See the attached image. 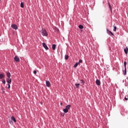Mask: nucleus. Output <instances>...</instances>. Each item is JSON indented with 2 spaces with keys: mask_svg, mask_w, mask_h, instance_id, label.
Wrapping results in <instances>:
<instances>
[{
  "mask_svg": "<svg viewBox=\"0 0 128 128\" xmlns=\"http://www.w3.org/2000/svg\"><path fill=\"white\" fill-rule=\"evenodd\" d=\"M124 100H128V98H127L126 97V98H124Z\"/></svg>",
  "mask_w": 128,
  "mask_h": 128,
  "instance_id": "obj_29",
  "label": "nucleus"
},
{
  "mask_svg": "<svg viewBox=\"0 0 128 128\" xmlns=\"http://www.w3.org/2000/svg\"><path fill=\"white\" fill-rule=\"evenodd\" d=\"M56 46L55 44H54L52 46V48L53 50H56Z\"/></svg>",
  "mask_w": 128,
  "mask_h": 128,
  "instance_id": "obj_14",
  "label": "nucleus"
},
{
  "mask_svg": "<svg viewBox=\"0 0 128 128\" xmlns=\"http://www.w3.org/2000/svg\"><path fill=\"white\" fill-rule=\"evenodd\" d=\"M4 76H6L4 75L3 74H0V80L4 78Z\"/></svg>",
  "mask_w": 128,
  "mask_h": 128,
  "instance_id": "obj_13",
  "label": "nucleus"
},
{
  "mask_svg": "<svg viewBox=\"0 0 128 128\" xmlns=\"http://www.w3.org/2000/svg\"><path fill=\"white\" fill-rule=\"evenodd\" d=\"M40 32H42V36H48V35L46 30L44 28L41 30Z\"/></svg>",
  "mask_w": 128,
  "mask_h": 128,
  "instance_id": "obj_1",
  "label": "nucleus"
},
{
  "mask_svg": "<svg viewBox=\"0 0 128 128\" xmlns=\"http://www.w3.org/2000/svg\"><path fill=\"white\" fill-rule=\"evenodd\" d=\"M124 52H125V54H128V48H126L124 49Z\"/></svg>",
  "mask_w": 128,
  "mask_h": 128,
  "instance_id": "obj_11",
  "label": "nucleus"
},
{
  "mask_svg": "<svg viewBox=\"0 0 128 128\" xmlns=\"http://www.w3.org/2000/svg\"><path fill=\"white\" fill-rule=\"evenodd\" d=\"M11 28L14 30H18V26L16 24H12Z\"/></svg>",
  "mask_w": 128,
  "mask_h": 128,
  "instance_id": "obj_3",
  "label": "nucleus"
},
{
  "mask_svg": "<svg viewBox=\"0 0 128 128\" xmlns=\"http://www.w3.org/2000/svg\"><path fill=\"white\" fill-rule=\"evenodd\" d=\"M14 60L15 62H20V58H18V56H15L14 58Z\"/></svg>",
  "mask_w": 128,
  "mask_h": 128,
  "instance_id": "obj_5",
  "label": "nucleus"
},
{
  "mask_svg": "<svg viewBox=\"0 0 128 128\" xmlns=\"http://www.w3.org/2000/svg\"><path fill=\"white\" fill-rule=\"evenodd\" d=\"M8 88H10V84H8Z\"/></svg>",
  "mask_w": 128,
  "mask_h": 128,
  "instance_id": "obj_27",
  "label": "nucleus"
},
{
  "mask_svg": "<svg viewBox=\"0 0 128 128\" xmlns=\"http://www.w3.org/2000/svg\"><path fill=\"white\" fill-rule=\"evenodd\" d=\"M114 32H116V26H114Z\"/></svg>",
  "mask_w": 128,
  "mask_h": 128,
  "instance_id": "obj_24",
  "label": "nucleus"
},
{
  "mask_svg": "<svg viewBox=\"0 0 128 128\" xmlns=\"http://www.w3.org/2000/svg\"><path fill=\"white\" fill-rule=\"evenodd\" d=\"M78 64H80L78 63V62H76L74 66V68H76V66H78Z\"/></svg>",
  "mask_w": 128,
  "mask_h": 128,
  "instance_id": "obj_20",
  "label": "nucleus"
},
{
  "mask_svg": "<svg viewBox=\"0 0 128 128\" xmlns=\"http://www.w3.org/2000/svg\"><path fill=\"white\" fill-rule=\"evenodd\" d=\"M1 0H0V2Z\"/></svg>",
  "mask_w": 128,
  "mask_h": 128,
  "instance_id": "obj_31",
  "label": "nucleus"
},
{
  "mask_svg": "<svg viewBox=\"0 0 128 128\" xmlns=\"http://www.w3.org/2000/svg\"><path fill=\"white\" fill-rule=\"evenodd\" d=\"M24 2H22L20 4V8H24Z\"/></svg>",
  "mask_w": 128,
  "mask_h": 128,
  "instance_id": "obj_22",
  "label": "nucleus"
},
{
  "mask_svg": "<svg viewBox=\"0 0 128 128\" xmlns=\"http://www.w3.org/2000/svg\"><path fill=\"white\" fill-rule=\"evenodd\" d=\"M63 111L65 113L68 112V109H66V108H64Z\"/></svg>",
  "mask_w": 128,
  "mask_h": 128,
  "instance_id": "obj_15",
  "label": "nucleus"
},
{
  "mask_svg": "<svg viewBox=\"0 0 128 128\" xmlns=\"http://www.w3.org/2000/svg\"><path fill=\"white\" fill-rule=\"evenodd\" d=\"M65 60H68V56L66 55L64 57Z\"/></svg>",
  "mask_w": 128,
  "mask_h": 128,
  "instance_id": "obj_23",
  "label": "nucleus"
},
{
  "mask_svg": "<svg viewBox=\"0 0 128 128\" xmlns=\"http://www.w3.org/2000/svg\"><path fill=\"white\" fill-rule=\"evenodd\" d=\"M46 86L48 88H50V82L48 80H46Z\"/></svg>",
  "mask_w": 128,
  "mask_h": 128,
  "instance_id": "obj_6",
  "label": "nucleus"
},
{
  "mask_svg": "<svg viewBox=\"0 0 128 128\" xmlns=\"http://www.w3.org/2000/svg\"><path fill=\"white\" fill-rule=\"evenodd\" d=\"M11 120H14V122H16V118H14V116H12V118H11Z\"/></svg>",
  "mask_w": 128,
  "mask_h": 128,
  "instance_id": "obj_12",
  "label": "nucleus"
},
{
  "mask_svg": "<svg viewBox=\"0 0 128 128\" xmlns=\"http://www.w3.org/2000/svg\"><path fill=\"white\" fill-rule=\"evenodd\" d=\"M42 44L44 48H45L46 50H48V46H46V43H42Z\"/></svg>",
  "mask_w": 128,
  "mask_h": 128,
  "instance_id": "obj_4",
  "label": "nucleus"
},
{
  "mask_svg": "<svg viewBox=\"0 0 128 128\" xmlns=\"http://www.w3.org/2000/svg\"><path fill=\"white\" fill-rule=\"evenodd\" d=\"M34 74H36V70H34Z\"/></svg>",
  "mask_w": 128,
  "mask_h": 128,
  "instance_id": "obj_28",
  "label": "nucleus"
},
{
  "mask_svg": "<svg viewBox=\"0 0 128 128\" xmlns=\"http://www.w3.org/2000/svg\"><path fill=\"white\" fill-rule=\"evenodd\" d=\"M2 83H3L4 84H6V80H2Z\"/></svg>",
  "mask_w": 128,
  "mask_h": 128,
  "instance_id": "obj_26",
  "label": "nucleus"
},
{
  "mask_svg": "<svg viewBox=\"0 0 128 128\" xmlns=\"http://www.w3.org/2000/svg\"><path fill=\"white\" fill-rule=\"evenodd\" d=\"M66 108L68 109V110H70V105H67L66 106Z\"/></svg>",
  "mask_w": 128,
  "mask_h": 128,
  "instance_id": "obj_19",
  "label": "nucleus"
},
{
  "mask_svg": "<svg viewBox=\"0 0 128 128\" xmlns=\"http://www.w3.org/2000/svg\"><path fill=\"white\" fill-rule=\"evenodd\" d=\"M80 84H75V86L76 87V88H80Z\"/></svg>",
  "mask_w": 128,
  "mask_h": 128,
  "instance_id": "obj_18",
  "label": "nucleus"
},
{
  "mask_svg": "<svg viewBox=\"0 0 128 128\" xmlns=\"http://www.w3.org/2000/svg\"><path fill=\"white\" fill-rule=\"evenodd\" d=\"M96 82L97 86H100V80H96Z\"/></svg>",
  "mask_w": 128,
  "mask_h": 128,
  "instance_id": "obj_9",
  "label": "nucleus"
},
{
  "mask_svg": "<svg viewBox=\"0 0 128 128\" xmlns=\"http://www.w3.org/2000/svg\"><path fill=\"white\" fill-rule=\"evenodd\" d=\"M126 62H124V70L123 71L124 76H126Z\"/></svg>",
  "mask_w": 128,
  "mask_h": 128,
  "instance_id": "obj_2",
  "label": "nucleus"
},
{
  "mask_svg": "<svg viewBox=\"0 0 128 128\" xmlns=\"http://www.w3.org/2000/svg\"><path fill=\"white\" fill-rule=\"evenodd\" d=\"M78 28H80V30H82V28H84V26H83L82 25L80 24V26H78Z\"/></svg>",
  "mask_w": 128,
  "mask_h": 128,
  "instance_id": "obj_21",
  "label": "nucleus"
},
{
  "mask_svg": "<svg viewBox=\"0 0 128 128\" xmlns=\"http://www.w3.org/2000/svg\"><path fill=\"white\" fill-rule=\"evenodd\" d=\"M56 30H58V29H56Z\"/></svg>",
  "mask_w": 128,
  "mask_h": 128,
  "instance_id": "obj_30",
  "label": "nucleus"
},
{
  "mask_svg": "<svg viewBox=\"0 0 128 128\" xmlns=\"http://www.w3.org/2000/svg\"><path fill=\"white\" fill-rule=\"evenodd\" d=\"M6 82L8 84H12V78H7Z\"/></svg>",
  "mask_w": 128,
  "mask_h": 128,
  "instance_id": "obj_7",
  "label": "nucleus"
},
{
  "mask_svg": "<svg viewBox=\"0 0 128 128\" xmlns=\"http://www.w3.org/2000/svg\"><path fill=\"white\" fill-rule=\"evenodd\" d=\"M82 60H79V61L78 62V63H79V64H82Z\"/></svg>",
  "mask_w": 128,
  "mask_h": 128,
  "instance_id": "obj_25",
  "label": "nucleus"
},
{
  "mask_svg": "<svg viewBox=\"0 0 128 128\" xmlns=\"http://www.w3.org/2000/svg\"><path fill=\"white\" fill-rule=\"evenodd\" d=\"M6 76H7V78H10L11 76L10 73V72H6Z\"/></svg>",
  "mask_w": 128,
  "mask_h": 128,
  "instance_id": "obj_10",
  "label": "nucleus"
},
{
  "mask_svg": "<svg viewBox=\"0 0 128 128\" xmlns=\"http://www.w3.org/2000/svg\"><path fill=\"white\" fill-rule=\"evenodd\" d=\"M107 33L110 34V36H114V34L112 33V32H110V30H106Z\"/></svg>",
  "mask_w": 128,
  "mask_h": 128,
  "instance_id": "obj_8",
  "label": "nucleus"
},
{
  "mask_svg": "<svg viewBox=\"0 0 128 128\" xmlns=\"http://www.w3.org/2000/svg\"><path fill=\"white\" fill-rule=\"evenodd\" d=\"M80 84H82V86H84V81L82 80H81L80 81Z\"/></svg>",
  "mask_w": 128,
  "mask_h": 128,
  "instance_id": "obj_17",
  "label": "nucleus"
},
{
  "mask_svg": "<svg viewBox=\"0 0 128 128\" xmlns=\"http://www.w3.org/2000/svg\"><path fill=\"white\" fill-rule=\"evenodd\" d=\"M62 104V103H60V104Z\"/></svg>",
  "mask_w": 128,
  "mask_h": 128,
  "instance_id": "obj_32",
  "label": "nucleus"
},
{
  "mask_svg": "<svg viewBox=\"0 0 128 128\" xmlns=\"http://www.w3.org/2000/svg\"><path fill=\"white\" fill-rule=\"evenodd\" d=\"M108 7L110 9V12H112V6H110V3H108Z\"/></svg>",
  "mask_w": 128,
  "mask_h": 128,
  "instance_id": "obj_16",
  "label": "nucleus"
}]
</instances>
